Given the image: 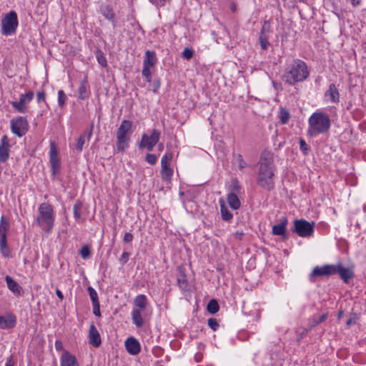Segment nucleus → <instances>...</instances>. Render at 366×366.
I'll list each match as a JSON object with an SVG mask.
<instances>
[{
    "label": "nucleus",
    "instance_id": "680f3d73",
    "mask_svg": "<svg viewBox=\"0 0 366 366\" xmlns=\"http://www.w3.org/2000/svg\"><path fill=\"white\" fill-rule=\"evenodd\" d=\"M14 363L13 362V357L12 355H10L9 357H7L5 366H14Z\"/></svg>",
    "mask_w": 366,
    "mask_h": 366
},
{
    "label": "nucleus",
    "instance_id": "7ed1b4c3",
    "mask_svg": "<svg viewBox=\"0 0 366 366\" xmlns=\"http://www.w3.org/2000/svg\"><path fill=\"white\" fill-rule=\"evenodd\" d=\"M310 72L305 61L300 59H294L287 66L283 79L290 85L305 81L309 76Z\"/></svg>",
    "mask_w": 366,
    "mask_h": 366
},
{
    "label": "nucleus",
    "instance_id": "4be33fe9",
    "mask_svg": "<svg viewBox=\"0 0 366 366\" xmlns=\"http://www.w3.org/2000/svg\"><path fill=\"white\" fill-rule=\"evenodd\" d=\"M287 224V219L285 217H282L281 222L272 227V234L279 236L285 235Z\"/></svg>",
    "mask_w": 366,
    "mask_h": 366
},
{
    "label": "nucleus",
    "instance_id": "2f4dec72",
    "mask_svg": "<svg viewBox=\"0 0 366 366\" xmlns=\"http://www.w3.org/2000/svg\"><path fill=\"white\" fill-rule=\"evenodd\" d=\"M52 175L55 176L60 169V161L59 158L49 159Z\"/></svg>",
    "mask_w": 366,
    "mask_h": 366
},
{
    "label": "nucleus",
    "instance_id": "f8f14e48",
    "mask_svg": "<svg viewBox=\"0 0 366 366\" xmlns=\"http://www.w3.org/2000/svg\"><path fill=\"white\" fill-rule=\"evenodd\" d=\"M335 264H325L315 267L310 274V281L315 282L317 277L330 276L335 274Z\"/></svg>",
    "mask_w": 366,
    "mask_h": 366
},
{
    "label": "nucleus",
    "instance_id": "e2e57ef3",
    "mask_svg": "<svg viewBox=\"0 0 366 366\" xmlns=\"http://www.w3.org/2000/svg\"><path fill=\"white\" fill-rule=\"evenodd\" d=\"M55 292H56V296H57V297H58L61 300H63V298H64V295H63L62 292H61L59 289H56Z\"/></svg>",
    "mask_w": 366,
    "mask_h": 366
},
{
    "label": "nucleus",
    "instance_id": "4468645a",
    "mask_svg": "<svg viewBox=\"0 0 366 366\" xmlns=\"http://www.w3.org/2000/svg\"><path fill=\"white\" fill-rule=\"evenodd\" d=\"M16 325V317L11 312L6 314V315H0V329H11Z\"/></svg>",
    "mask_w": 366,
    "mask_h": 366
},
{
    "label": "nucleus",
    "instance_id": "dca6fc26",
    "mask_svg": "<svg viewBox=\"0 0 366 366\" xmlns=\"http://www.w3.org/2000/svg\"><path fill=\"white\" fill-rule=\"evenodd\" d=\"M89 343L94 347H98L102 344L101 336L96 328L95 325L92 323L89 327Z\"/></svg>",
    "mask_w": 366,
    "mask_h": 366
},
{
    "label": "nucleus",
    "instance_id": "ea45409f",
    "mask_svg": "<svg viewBox=\"0 0 366 366\" xmlns=\"http://www.w3.org/2000/svg\"><path fill=\"white\" fill-rule=\"evenodd\" d=\"M67 97L63 90L58 92V104L60 107H63L66 103Z\"/></svg>",
    "mask_w": 366,
    "mask_h": 366
},
{
    "label": "nucleus",
    "instance_id": "4d7b16f0",
    "mask_svg": "<svg viewBox=\"0 0 366 366\" xmlns=\"http://www.w3.org/2000/svg\"><path fill=\"white\" fill-rule=\"evenodd\" d=\"M45 92L44 91H39L36 94L37 102H40L41 101L45 102Z\"/></svg>",
    "mask_w": 366,
    "mask_h": 366
},
{
    "label": "nucleus",
    "instance_id": "79ce46f5",
    "mask_svg": "<svg viewBox=\"0 0 366 366\" xmlns=\"http://www.w3.org/2000/svg\"><path fill=\"white\" fill-rule=\"evenodd\" d=\"M34 92L32 91H29L26 94H21L20 99H23V103L26 104V102H31L34 98Z\"/></svg>",
    "mask_w": 366,
    "mask_h": 366
},
{
    "label": "nucleus",
    "instance_id": "a878e982",
    "mask_svg": "<svg viewBox=\"0 0 366 366\" xmlns=\"http://www.w3.org/2000/svg\"><path fill=\"white\" fill-rule=\"evenodd\" d=\"M227 201L229 207L232 209H237L241 205L239 199L237 197V194L228 193L227 197Z\"/></svg>",
    "mask_w": 366,
    "mask_h": 366
},
{
    "label": "nucleus",
    "instance_id": "338daca9",
    "mask_svg": "<svg viewBox=\"0 0 366 366\" xmlns=\"http://www.w3.org/2000/svg\"><path fill=\"white\" fill-rule=\"evenodd\" d=\"M165 0H149V1L151 3H152L153 4H158L159 2H164Z\"/></svg>",
    "mask_w": 366,
    "mask_h": 366
},
{
    "label": "nucleus",
    "instance_id": "9d476101",
    "mask_svg": "<svg viewBox=\"0 0 366 366\" xmlns=\"http://www.w3.org/2000/svg\"><path fill=\"white\" fill-rule=\"evenodd\" d=\"M10 124L11 132L19 137L24 136L29 129L28 122L24 117L11 119Z\"/></svg>",
    "mask_w": 366,
    "mask_h": 366
},
{
    "label": "nucleus",
    "instance_id": "f03ea898",
    "mask_svg": "<svg viewBox=\"0 0 366 366\" xmlns=\"http://www.w3.org/2000/svg\"><path fill=\"white\" fill-rule=\"evenodd\" d=\"M331 127L330 116L322 112L312 114L308 119L307 136L315 137L320 134L328 133Z\"/></svg>",
    "mask_w": 366,
    "mask_h": 366
},
{
    "label": "nucleus",
    "instance_id": "6ab92c4d",
    "mask_svg": "<svg viewBox=\"0 0 366 366\" xmlns=\"http://www.w3.org/2000/svg\"><path fill=\"white\" fill-rule=\"evenodd\" d=\"M9 157V143L8 138L4 135L0 143V162H5Z\"/></svg>",
    "mask_w": 366,
    "mask_h": 366
},
{
    "label": "nucleus",
    "instance_id": "7c9ffc66",
    "mask_svg": "<svg viewBox=\"0 0 366 366\" xmlns=\"http://www.w3.org/2000/svg\"><path fill=\"white\" fill-rule=\"evenodd\" d=\"M229 193L239 194L240 192L241 186L237 178L232 179L231 184L229 187Z\"/></svg>",
    "mask_w": 366,
    "mask_h": 366
},
{
    "label": "nucleus",
    "instance_id": "f704fd0d",
    "mask_svg": "<svg viewBox=\"0 0 366 366\" xmlns=\"http://www.w3.org/2000/svg\"><path fill=\"white\" fill-rule=\"evenodd\" d=\"M82 208V203L80 201H76L73 207L74 217L76 220L81 219V210Z\"/></svg>",
    "mask_w": 366,
    "mask_h": 366
},
{
    "label": "nucleus",
    "instance_id": "c03bdc74",
    "mask_svg": "<svg viewBox=\"0 0 366 366\" xmlns=\"http://www.w3.org/2000/svg\"><path fill=\"white\" fill-rule=\"evenodd\" d=\"M85 143V136L81 135L79 137L76 144V149L79 152H81L83 149L84 144Z\"/></svg>",
    "mask_w": 366,
    "mask_h": 366
},
{
    "label": "nucleus",
    "instance_id": "09e8293b",
    "mask_svg": "<svg viewBox=\"0 0 366 366\" xmlns=\"http://www.w3.org/2000/svg\"><path fill=\"white\" fill-rule=\"evenodd\" d=\"M300 150L304 153V154H307L310 149V147L307 146L306 142L303 139H300Z\"/></svg>",
    "mask_w": 366,
    "mask_h": 366
},
{
    "label": "nucleus",
    "instance_id": "6e6d98bb",
    "mask_svg": "<svg viewBox=\"0 0 366 366\" xmlns=\"http://www.w3.org/2000/svg\"><path fill=\"white\" fill-rule=\"evenodd\" d=\"M133 239V234L130 232H126L123 237V241L125 243L131 242Z\"/></svg>",
    "mask_w": 366,
    "mask_h": 366
},
{
    "label": "nucleus",
    "instance_id": "f3484780",
    "mask_svg": "<svg viewBox=\"0 0 366 366\" xmlns=\"http://www.w3.org/2000/svg\"><path fill=\"white\" fill-rule=\"evenodd\" d=\"M125 347L127 351L132 355H136L140 352V344L138 340L133 337H129L125 341Z\"/></svg>",
    "mask_w": 366,
    "mask_h": 366
},
{
    "label": "nucleus",
    "instance_id": "58836bf2",
    "mask_svg": "<svg viewBox=\"0 0 366 366\" xmlns=\"http://www.w3.org/2000/svg\"><path fill=\"white\" fill-rule=\"evenodd\" d=\"M87 290L89 292V297L92 300V304L99 303L98 295L96 290L91 286H89Z\"/></svg>",
    "mask_w": 366,
    "mask_h": 366
},
{
    "label": "nucleus",
    "instance_id": "052dcab7",
    "mask_svg": "<svg viewBox=\"0 0 366 366\" xmlns=\"http://www.w3.org/2000/svg\"><path fill=\"white\" fill-rule=\"evenodd\" d=\"M55 348L57 351L63 350V344L60 340H56L55 342Z\"/></svg>",
    "mask_w": 366,
    "mask_h": 366
},
{
    "label": "nucleus",
    "instance_id": "1a4fd4ad",
    "mask_svg": "<svg viewBox=\"0 0 366 366\" xmlns=\"http://www.w3.org/2000/svg\"><path fill=\"white\" fill-rule=\"evenodd\" d=\"M173 157L172 152H166L161 159V177L164 182H170L174 170L170 167V162Z\"/></svg>",
    "mask_w": 366,
    "mask_h": 366
},
{
    "label": "nucleus",
    "instance_id": "c85d7f7f",
    "mask_svg": "<svg viewBox=\"0 0 366 366\" xmlns=\"http://www.w3.org/2000/svg\"><path fill=\"white\" fill-rule=\"evenodd\" d=\"M177 284L182 290H188V281L186 274L182 271H179V274L177 279Z\"/></svg>",
    "mask_w": 366,
    "mask_h": 366
},
{
    "label": "nucleus",
    "instance_id": "39448f33",
    "mask_svg": "<svg viewBox=\"0 0 366 366\" xmlns=\"http://www.w3.org/2000/svg\"><path fill=\"white\" fill-rule=\"evenodd\" d=\"M132 122L130 120H123L117 132V149L119 152H124L129 146V138L127 136L131 131Z\"/></svg>",
    "mask_w": 366,
    "mask_h": 366
},
{
    "label": "nucleus",
    "instance_id": "6e6552de",
    "mask_svg": "<svg viewBox=\"0 0 366 366\" xmlns=\"http://www.w3.org/2000/svg\"><path fill=\"white\" fill-rule=\"evenodd\" d=\"M9 226V219L5 216L2 215L0 219V250L4 256H6L9 251L6 239Z\"/></svg>",
    "mask_w": 366,
    "mask_h": 366
},
{
    "label": "nucleus",
    "instance_id": "c756f323",
    "mask_svg": "<svg viewBox=\"0 0 366 366\" xmlns=\"http://www.w3.org/2000/svg\"><path fill=\"white\" fill-rule=\"evenodd\" d=\"M207 309L210 314L214 315L217 313L219 310L217 301L214 299L211 300L207 304Z\"/></svg>",
    "mask_w": 366,
    "mask_h": 366
},
{
    "label": "nucleus",
    "instance_id": "4c0bfd02",
    "mask_svg": "<svg viewBox=\"0 0 366 366\" xmlns=\"http://www.w3.org/2000/svg\"><path fill=\"white\" fill-rule=\"evenodd\" d=\"M97 59L98 63L103 67H106L107 66V59L104 56V53L99 50L97 54Z\"/></svg>",
    "mask_w": 366,
    "mask_h": 366
},
{
    "label": "nucleus",
    "instance_id": "e433bc0d",
    "mask_svg": "<svg viewBox=\"0 0 366 366\" xmlns=\"http://www.w3.org/2000/svg\"><path fill=\"white\" fill-rule=\"evenodd\" d=\"M79 254L83 259H88L91 256V250L89 246L87 244L84 245L81 248Z\"/></svg>",
    "mask_w": 366,
    "mask_h": 366
},
{
    "label": "nucleus",
    "instance_id": "aec40b11",
    "mask_svg": "<svg viewBox=\"0 0 366 366\" xmlns=\"http://www.w3.org/2000/svg\"><path fill=\"white\" fill-rule=\"evenodd\" d=\"M100 12L104 16L105 19L110 21L112 24L113 27L114 28L116 26L115 24V14L113 11V9L112 6L110 5H102L100 6Z\"/></svg>",
    "mask_w": 366,
    "mask_h": 366
},
{
    "label": "nucleus",
    "instance_id": "3c124183",
    "mask_svg": "<svg viewBox=\"0 0 366 366\" xmlns=\"http://www.w3.org/2000/svg\"><path fill=\"white\" fill-rule=\"evenodd\" d=\"M160 79H154L153 81H152V89L154 93H157L158 89H159L160 87Z\"/></svg>",
    "mask_w": 366,
    "mask_h": 366
},
{
    "label": "nucleus",
    "instance_id": "de8ad7c7",
    "mask_svg": "<svg viewBox=\"0 0 366 366\" xmlns=\"http://www.w3.org/2000/svg\"><path fill=\"white\" fill-rule=\"evenodd\" d=\"M259 33H263L264 35H269L270 33V24L268 21H264Z\"/></svg>",
    "mask_w": 366,
    "mask_h": 366
},
{
    "label": "nucleus",
    "instance_id": "393cba45",
    "mask_svg": "<svg viewBox=\"0 0 366 366\" xmlns=\"http://www.w3.org/2000/svg\"><path fill=\"white\" fill-rule=\"evenodd\" d=\"M134 309L146 310L147 305V299L144 295H138L134 299Z\"/></svg>",
    "mask_w": 366,
    "mask_h": 366
},
{
    "label": "nucleus",
    "instance_id": "37998d69",
    "mask_svg": "<svg viewBox=\"0 0 366 366\" xmlns=\"http://www.w3.org/2000/svg\"><path fill=\"white\" fill-rule=\"evenodd\" d=\"M59 158L58 152L53 142L50 143L49 159Z\"/></svg>",
    "mask_w": 366,
    "mask_h": 366
},
{
    "label": "nucleus",
    "instance_id": "69168bd1",
    "mask_svg": "<svg viewBox=\"0 0 366 366\" xmlns=\"http://www.w3.org/2000/svg\"><path fill=\"white\" fill-rule=\"evenodd\" d=\"M352 6H356L360 4V0H351Z\"/></svg>",
    "mask_w": 366,
    "mask_h": 366
},
{
    "label": "nucleus",
    "instance_id": "774afa93",
    "mask_svg": "<svg viewBox=\"0 0 366 366\" xmlns=\"http://www.w3.org/2000/svg\"><path fill=\"white\" fill-rule=\"evenodd\" d=\"M353 323L352 320L350 319L347 321L346 324L347 326H350Z\"/></svg>",
    "mask_w": 366,
    "mask_h": 366
},
{
    "label": "nucleus",
    "instance_id": "49530a36",
    "mask_svg": "<svg viewBox=\"0 0 366 366\" xmlns=\"http://www.w3.org/2000/svg\"><path fill=\"white\" fill-rule=\"evenodd\" d=\"M193 50L189 48H185L182 51V56L187 60L191 59L193 56Z\"/></svg>",
    "mask_w": 366,
    "mask_h": 366
},
{
    "label": "nucleus",
    "instance_id": "bf43d9fd",
    "mask_svg": "<svg viewBox=\"0 0 366 366\" xmlns=\"http://www.w3.org/2000/svg\"><path fill=\"white\" fill-rule=\"evenodd\" d=\"M234 238L237 240H242V237L244 236V233L242 232L237 231L234 233Z\"/></svg>",
    "mask_w": 366,
    "mask_h": 366
},
{
    "label": "nucleus",
    "instance_id": "5fc2aeb1",
    "mask_svg": "<svg viewBox=\"0 0 366 366\" xmlns=\"http://www.w3.org/2000/svg\"><path fill=\"white\" fill-rule=\"evenodd\" d=\"M130 254L128 252H124L119 259V261L122 264H126L128 262Z\"/></svg>",
    "mask_w": 366,
    "mask_h": 366
},
{
    "label": "nucleus",
    "instance_id": "5701e85b",
    "mask_svg": "<svg viewBox=\"0 0 366 366\" xmlns=\"http://www.w3.org/2000/svg\"><path fill=\"white\" fill-rule=\"evenodd\" d=\"M157 59L156 53L154 51L147 50L143 60V65L149 67H153L157 63Z\"/></svg>",
    "mask_w": 366,
    "mask_h": 366
},
{
    "label": "nucleus",
    "instance_id": "cd10ccee",
    "mask_svg": "<svg viewBox=\"0 0 366 366\" xmlns=\"http://www.w3.org/2000/svg\"><path fill=\"white\" fill-rule=\"evenodd\" d=\"M220 212L222 218L224 221L229 222L232 217L233 214L229 212L227 207L225 206L224 202L223 200H220Z\"/></svg>",
    "mask_w": 366,
    "mask_h": 366
},
{
    "label": "nucleus",
    "instance_id": "bb28decb",
    "mask_svg": "<svg viewBox=\"0 0 366 366\" xmlns=\"http://www.w3.org/2000/svg\"><path fill=\"white\" fill-rule=\"evenodd\" d=\"M8 288L14 293H20V287L19 284L9 275L5 277Z\"/></svg>",
    "mask_w": 366,
    "mask_h": 366
},
{
    "label": "nucleus",
    "instance_id": "20e7f679",
    "mask_svg": "<svg viewBox=\"0 0 366 366\" xmlns=\"http://www.w3.org/2000/svg\"><path fill=\"white\" fill-rule=\"evenodd\" d=\"M39 215L36 219V224L46 233H51L54 226V212L52 206L48 203H41L38 209Z\"/></svg>",
    "mask_w": 366,
    "mask_h": 366
},
{
    "label": "nucleus",
    "instance_id": "473e14b6",
    "mask_svg": "<svg viewBox=\"0 0 366 366\" xmlns=\"http://www.w3.org/2000/svg\"><path fill=\"white\" fill-rule=\"evenodd\" d=\"M269 35H264L263 33L259 34V43L260 44L261 49L263 50H267L269 46Z\"/></svg>",
    "mask_w": 366,
    "mask_h": 366
},
{
    "label": "nucleus",
    "instance_id": "a211bd4d",
    "mask_svg": "<svg viewBox=\"0 0 366 366\" xmlns=\"http://www.w3.org/2000/svg\"><path fill=\"white\" fill-rule=\"evenodd\" d=\"M60 366H79L76 357L64 350L60 357Z\"/></svg>",
    "mask_w": 366,
    "mask_h": 366
},
{
    "label": "nucleus",
    "instance_id": "8fccbe9b",
    "mask_svg": "<svg viewBox=\"0 0 366 366\" xmlns=\"http://www.w3.org/2000/svg\"><path fill=\"white\" fill-rule=\"evenodd\" d=\"M146 161L149 164H156L157 162V156L154 154H147L146 155Z\"/></svg>",
    "mask_w": 366,
    "mask_h": 366
},
{
    "label": "nucleus",
    "instance_id": "9b49d317",
    "mask_svg": "<svg viewBox=\"0 0 366 366\" xmlns=\"http://www.w3.org/2000/svg\"><path fill=\"white\" fill-rule=\"evenodd\" d=\"M160 132L156 129H152L150 136L144 134L142 137V141L139 144L140 148H147L148 151H152L154 147L159 142Z\"/></svg>",
    "mask_w": 366,
    "mask_h": 366
},
{
    "label": "nucleus",
    "instance_id": "72a5a7b5",
    "mask_svg": "<svg viewBox=\"0 0 366 366\" xmlns=\"http://www.w3.org/2000/svg\"><path fill=\"white\" fill-rule=\"evenodd\" d=\"M11 105L14 108H15L18 112L21 113H25L27 111V107L23 103V99H20L18 102H13Z\"/></svg>",
    "mask_w": 366,
    "mask_h": 366
},
{
    "label": "nucleus",
    "instance_id": "a19ab883",
    "mask_svg": "<svg viewBox=\"0 0 366 366\" xmlns=\"http://www.w3.org/2000/svg\"><path fill=\"white\" fill-rule=\"evenodd\" d=\"M327 317V313H324L318 318L314 317L312 319V322L310 327H315V326L323 322L324 321L326 320Z\"/></svg>",
    "mask_w": 366,
    "mask_h": 366
},
{
    "label": "nucleus",
    "instance_id": "0e129e2a",
    "mask_svg": "<svg viewBox=\"0 0 366 366\" xmlns=\"http://www.w3.org/2000/svg\"><path fill=\"white\" fill-rule=\"evenodd\" d=\"M92 130H93V126H92L91 129L89 131L86 132L88 139H90L92 135Z\"/></svg>",
    "mask_w": 366,
    "mask_h": 366
},
{
    "label": "nucleus",
    "instance_id": "423d86ee",
    "mask_svg": "<svg viewBox=\"0 0 366 366\" xmlns=\"http://www.w3.org/2000/svg\"><path fill=\"white\" fill-rule=\"evenodd\" d=\"M18 25L17 14L14 11H9L1 20V34L6 36L14 34Z\"/></svg>",
    "mask_w": 366,
    "mask_h": 366
},
{
    "label": "nucleus",
    "instance_id": "0eeeda50",
    "mask_svg": "<svg viewBox=\"0 0 366 366\" xmlns=\"http://www.w3.org/2000/svg\"><path fill=\"white\" fill-rule=\"evenodd\" d=\"M315 222H309L305 219H295L292 232L301 237H310L314 233Z\"/></svg>",
    "mask_w": 366,
    "mask_h": 366
},
{
    "label": "nucleus",
    "instance_id": "864d4df0",
    "mask_svg": "<svg viewBox=\"0 0 366 366\" xmlns=\"http://www.w3.org/2000/svg\"><path fill=\"white\" fill-rule=\"evenodd\" d=\"M93 305V313L97 317L101 316L100 305L99 303H95Z\"/></svg>",
    "mask_w": 366,
    "mask_h": 366
},
{
    "label": "nucleus",
    "instance_id": "c9c22d12",
    "mask_svg": "<svg viewBox=\"0 0 366 366\" xmlns=\"http://www.w3.org/2000/svg\"><path fill=\"white\" fill-rule=\"evenodd\" d=\"M290 114L287 109L281 108L280 111V119L282 124H285L288 122Z\"/></svg>",
    "mask_w": 366,
    "mask_h": 366
},
{
    "label": "nucleus",
    "instance_id": "f257e3e1",
    "mask_svg": "<svg viewBox=\"0 0 366 366\" xmlns=\"http://www.w3.org/2000/svg\"><path fill=\"white\" fill-rule=\"evenodd\" d=\"M274 166L273 158L263 154L260 157L257 183L262 189L271 191L274 187Z\"/></svg>",
    "mask_w": 366,
    "mask_h": 366
},
{
    "label": "nucleus",
    "instance_id": "a18cd8bd",
    "mask_svg": "<svg viewBox=\"0 0 366 366\" xmlns=\"http://www.w3.org/2000/svg\"><path fill=\"white\" fill-rule=\"evenodd\" d=\"M208 325L213 331H216L219 326L217 320L214 318H209L208 320Z\"/></svg>",
    "mask_w": 366,
    "mask_h": 366
},
{
    "label": "nucleus",
    "instance_id": "ddd939ff",
    "mask_svg": "<svg viewBox=\"0 0 366 366\" xmlns=\"http://www.w3.org/2000/svg\"><path fill=\"white\" fill-rule=\"evenodd\" d=\"M335 274H338L345 283H348L349 280L354 276L353 270L351 268L345 267L341 262L335 264Z\"/></svg>",
    "mask_w": 366,
    "mask_h": 366
},
{
    "label": "nucleus",
    "instance_id": "13d9d810",
    "mask_svg": "<svg viewBox=\"0 0 366 366\" xmlns=\"http://www.w3.org/2000/svg\"><path fill=\"white\" fill-rule=\"evenodd\" d=\"M149 68H150V67L147 66L146 65H145V66H144V65H143V69H142V75H143L144 76H149V75H152V73H151V71H150V70H149Z\"/></svg>",
    "mask_w": 366,
    "mask_h": 366
},
{
    "label": "nucleus",
    "instance_id": "2eb2a0df",
    "mask_svg": "<svg viewBox=\"0 0 366 366\" xmlns=\"http://www.w3.org/2000/svg\"><path fill=\"white\" fill-rule=\"evenodd\" d=\"M325 99L327 102L337 104L340 102V92L335 84H330L329 88L324 94Z\"/></svg>",
    "mask_w": 366,
    "mask_h": 366
},
{
    "label": "nucleus",
    "instance_id": "603ef678",
    "mask_svg": "<svg viewBox=\"0 0 366 366\" xmlns=\"http://www.w3.org/2000/svg\"><path fill=\"white\" fill-rule=\"evenodd\" d=\"M237 159L238 161V166L240 169H244L245 167H247V163L244 162V160L243 159V157L241 154H238Z\"/></svg>",
    "mask_w": 366,
    "mask_h": 366
},
{
    "label": "nucleus",
    "instance_id": "412c9836",
    "mask_svg": "<svg viewBox=\"0 0 366 366\" xmlns=\"http://www.w3.org/2000/svg\"><path fill=\"white\" fill-rule=\"evenodd\" d=\"M144 312V310L139 309H133L132 311V320L137 327H142L144 324L142 316Z\"/></svg>",
    "mask_w": 366,
    "mask_h": 366
},
{
    "label": "nucleus",
    "instance_id": "b1692460",
    "mask_svg": "<svg viewBox=\"0 0 366 366\" xmlns=\"http://www.w3.org/2000/svg\"><path fill=\"white\" fill-rule=\"evenodd\" d=\"M79 99L84 100L89 98L90 92L89 89V86L87 84V81L86 79L82 80L80 82L79 89H78Z\"/></svg>",
    "mask_w": 366,
    "mask_h": 366
}]
</instances>
